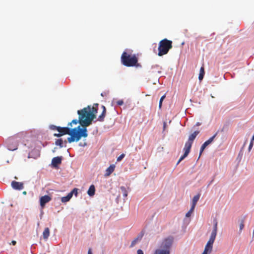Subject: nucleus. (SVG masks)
<instances>
[{
  "label": "nucleus",
  "instance_id": "8",
  "mask_svg": "<svg viewBox=\"0 0 254 254\" xmlns=\"http://www.w3.org/2000/svg\"><path fill=\"white\" fill-rule=\"evenodd\" d=\"M26 133L24 131L20 132L13 136L9 137L6 141V145L8 150L14 151L17 149L18 143L14 141V138H17L22 135H25Z\"/></svg>",
  "mask_w": 254,
  "mask_h": 254
},
{
  "label": "nucleus",
  "instance_id": "44",
  "mask_svg": "<svg viewBox=\"0 0 254 254\" xmlns=\"http://www.w3.org/2000/svg\"><path fill=\"white\" fill-rule=\"evenodd\" d=\"M253 235H254V232H253Z\"/></svg>",
  "mask_w": 254,
  "mask_h": 254
},
{
  "label": "nucleus",
  "instance_id": "37",
  "mask_svg": "<svg viewBox=\"0 0 254 254\" xmlns=\"http://www.w3.org/2000/svg\"><path fill=\"white\" fill-rule=\"evenodd\" d=\"M16 242L15 241H12L11 242V244L13 245H15L16 244Z\"/></svg>",
  "mask_w": 254,
  "mask_h": 254
},
{
  "label": "nucleus",
  "instance_id": "30",
  "mask_svg": "<svg viewBox=\"0 0 254 254\" xmlns=\"http://www.w3.org/2000/svg\"><path fill=\"white\" fill-rule=\"evenodd\" d=\"M125 154H122L121 155H120L118 158H117V161L119 162V161H121L125 157Z\"/></svg>",
  "mask_w": 254,
  "mask_h": 254
},
{
  "label": "nucleus",
  "instance_id": "16",
  "mask_svg": "<svg viewBox=\"0 0 254 254\" xmlns=\"http://www.w3.org/2000/svg\"><path fill=\"white\" fill-rule=\"evenodd\" d=\"M67 142L68 141L67 140H64V141L62 138L58 139L56 140L55 141V144L56 145H58L60 147V148H62L63 147V143H64V144H66Z\"/></svg>",
  "mask_w": 254,
  "mask_h": 254
},
{
  "label": "nucleus",
  "instance_id": "19",
  "mask_svg": "<svg viewBox=\"0 0 254 254\" xmlns=\"http://www.w3.org/2000/svg\"><path fill=\"white\" fill-rule=\"evenodd\" d=\"M71 197L72 193H68L66 196L62 197L61 201L62 202L65 203L71 199Z\"/></svg>",
  "mask_w": 254,
  "mask_h": 254
},
{
  "label": "nucleus",
  "instance_id": "18",
  "mask_svg": "<svg viewBox=\"0 0 254 254\" xmlns=\"http://www.w3.org/2000/svg\"><path fill=\"white\" fill-rule=\"evenodd\" d=\"M50 235V229L49 228H46L43 232V237L45 240H47Z\"/></svg>",
  "mask_w": 254,
  "mask_h": 254
},
{
  "label": "nucleus",
  "instance_id": "20",
  "mask_svg": "<svg viewBox=\"0 0 254 254\" xmlns=\"http://www.w3.org/2000/svg\"><path fill=\"white\" fill-rule=\"evenodd\" d=\"M204 73H205L204 68L203 66H202L201 67V68L200 69V72H199V76H198V79L200 80H201L203 79L204 75Z\"/></svg>",
  "mask_w": 254,
  "mask_h": 254
},
{
  "label": "nucleus",
  "instance_id": "7",
  "mask_svg": "<svg viewBox=\"0 0 254 254\" xmlns=\"http://www.w3.org/2000/svg\"><path fill=\"white\" fill-rule=\"evenodd\" d=\"M217 232V222L216 220L215 221L213 229L211 234L209 240L207 242L206 245H205L204 252L210 254L212 251L213 248V244L215 240L216 235Z\"/></svg>",
  "mask_w": 254,
  "mask_h": 254
},
{
  "label": "nucleus",
  "instance_id": "14",
  "mask_svg": "<svg viewBox=\"0 0 254 254\" xmlns=\"http://www.w3.org/2000/svg\"><path fill=\"white\" fill-rule=\"evenodd\" d=\"M101 108H102L103 111H102L101 114L98 117V118L97 120L99 122H103L104 121V119H105V117L106 116V107L104 105H102L101 106Z\"/></svg>",
  "mask_w": 254,
  "mask_h": 254
},
{
  "label": "nucleus",
  "instance_id": "38",
  "mask_svg": "<svg viewBox=\"0 0 254 254\" xmlns=\"http://www.w3.org/2000/svg\"><path fill=\"white\" fill-rule=\"evenodd\" d=\"M93 106H95L96 108L98 109V104H94Z\"/></svg>",
  "mask_w": 254,
  "mask_h": 254
},
{
  "label": "nucleus",
  "instance_id": "35",
  "mask_svg": "<svg viewBox=\"0 0 254 254\" xmlns=\"http://www.w3.org/2000/svg\"><path fill=\"white\" fill-rule=\"evenodd\" d=\"M137 254H143V252L141 250H138L137 251Z\"/></svg>",
  "mask_w": 254,
  "mask_h": 254
},
{
  "label": "nucleus",
  "instance_id": "5",
  "mask_svg": "<svg viewBox=\"0 0 254 254\" xmlns=\"http://www.w3.org/2000/svg\"><path fill=\"white\" fill-rule=\"evenodd\" d=\"M173 242V237H169L162 242L160 248L156 250L154 254H170V249Z\"/></svg>",
  "mask_w": 254,
  "mask_h": 254
},
{
  "label": "nucleus",
  "instance_id": "22",
  "mask_svg": "<svg viewBox=\"0 0 254 254\" xmlns=\"http://www.w3.org/2000/svg\"><path fill=\"white\" fill-rule=\"evenodd\" d=\"M121 190L122 191V193H123V194L124 195V197H127V190H126V189L125 187H121Z\"/></svg>",
  "mask_w": 254,
  "mask_h": 254
},
{
  "label": "nucleus",
  "instance_id": "42",
  "mask_svg": "<svg viewBox=\"0 0 254 254\" xmlns=\"http://www.w3.org/2000/svg\"><path fill=\"white\" fill-rule=\"evenodd\" d=\"M202 254H209L203 252Z\"/></svg>",
  "mask_w": 254,
  "mask_h": 254
},
{
  "label": "nucleus",
  "instance_id": "2",
  "mask_svg": "<svg viewBox=\"0 0 254 254\" xmlns=\"http://www.w3.org/2000/svg\"><path fill=\"white\" fill-rule=\"evenodd\" d=\"M77 114L80 115V124L82 126L81 128H87V127L92 124V122L96 117V114L91 113L90 106L78 110Z\"/></svg>",
  "mask_w": 254,
  "mask_h": 254
},
{
  "label": "nucleus",
  "instance_id": "40",
  "mask_svg": "<svg viewBox=\"0 0 254 254\" xmlns=\"http://www.w3.org/2000/svg\"><path fill=\"white\" fill-rule=\"evenodd\" d=\"M166 123L165 122L164 123V129H165V128L166 127Z\"/></svg>",
  "mask_w": 254,
  "mask_h": 254
},
{
  "label": "nucleus",
  "instance_id": "32",
  "mask_svg": "<svg viewBox=\"0 0 254 254\" xmlns=\"http://www.w3.org/2000/svg\"><path fill=\"white\" fill-rule=\"evenodd\" d=\"M117 104L118 105L121 106V105H123L124 101L122 100H119L117 102Z\"/></svg>",
  "mask_w": 254,
  "mask_h": 254
},
{
  "label": "nucleus",
  "instance_id": "9",
  "mask_svg": "<svg viewBox=\"0 0 254 254\" xmlns=\"http://www.w3.org/2000/svg\"><path fill=\"white\" fill-rule=\"evenodd\" d=\"M217 133H216L213 136L211 137L208 140L204 142V143L201 145L200 150V153H199V156L201 155V153L203 152L204 149L206 147L207 145H208L209 144H210L214 140L216 136L217 135Z\"/></svg>",
  "mask_w": 254,
  "mask_h": 254
},
{
  "label": "nucleus",
  "instance_id": "15",
  "mask_svg": "<svg viewBox=\"0 0 254 254\" xmlns=\"http://www.w3.org/2000/svg\"><path fill=\"white\" fill-rule=\"evenodd\" d=\"M200 194L199 193H198L197 195H195L193 197L192 201L191 207L195 208V205L197 203V202L198 201V200L200 198Z\"/></svg>",
  "mask_w": 254,
  "mask_h": 254
},
{
  "label": "nucleus",
  "instance_id": "10",
  "mask_svg": "<svg viewBox=\"0 0 254 254\" xmlns=\"http://www.w3.org/2000/svg\"><path fill=\"white\" fill-rule=\"evenodd\" d=\"M12 188L16 190H21L24 188V184L22 182L13 181L11 182Z\"/></svg>",
  "mask_w": 254,
  "mask_h": 254
},
{
  "label": "nucleus",
  "instance_id": "26",
  "mask_svg": "<svg viewBox=\"0 0 254 254\" xmlns=\"http://www.w3.org/2000/svg\"><path fill=\"white\" fill-rule=\"evenodd\" d=\"M78 189L74 188L73 189L71 192H69V193H72V196L74 194L75 196H77L78 194Z\"/></svg>",
  "mask_w": 254,
  "mask_h": 254
},
{
  "label": "nucleus",
  "instance_id": "33",
  "mask_svg": "<svg viewBox=\"0 0 254 254\" xmlns=\"http://www.w3.org/2000/svg\"><path fill=\"white\" fill-rule=\"evenodd\" d=\"M79 145L80 146H85L87 145V143L84 141L83 143L82 142H80L79 144Z\"/></svg>",
  "mask_w": 254,
  "mask_h": 254
},
{
  "label": "nucleus",
  "instance_id": "4",
  "mask_svg": "<svg viewBox=\"0 0 254 254\" xmlns=\"http://www.w3.org/2000/svg\"><path fill=\"white\" fill-rule=\"evenodd\" d=\"M199 133V131H195L192 133L190 135L188 141L185 143V146L183 149L184 151V153L183 155H182L178 160L177 165H178L183 159H184L188 155L190 151V149L193 143V142Z\"/></svg>",
  "mask_w": 254,
  "mask_h": 254
},
{
  "label": "nucleus",
  "instance_id": "25",
  "mask_svg": "<svg viewBox=\"0 0 254 254\" xmlns=\"http://www.w3.org/2000/svg\"><path fill=\"white\" fill-rule=\"evenodd\" d=\"M141 237H140V238L138 237L135 239L134 240H133L131 242L130 247H133L137 243V242L141 239Z\"/></svg>",
  "mask_w": 254,
  "mask_h": 254
},
{
  "label": "nucleus",
  "instance_id": "31",
  "mask_svg": "<svg viewBox=\"0 0 254 254\" xmlns=\"http://www.w3.org/2000/svg\"><path fill=\"white\" fill-rule=\"evenodd\" d=\"M253 141H252V140L251 141V142L250 143V145H249V148H248L249 152H250L251 151L252 148H253V145H254Z\"/></svg>",
  "mask_w": 254,
  "mask_h": 254
},
{
  "label": "nucleus",
  "instance_id": "43",
  "mask_svg": "<svg viewBox=\"0 0 254 254\" xmlns=\"http://www.w3.org/2000/svg\"><path fill=\"white\" fill-rule=\"evenodd\" d=\"M101 96H103V93H101Z\"/></svg>",
  "mask_w": 254,
  "mask_h": 254
},
{
  "label": "nucleus",
  "instance_id": "1",
  "mask_svg": "<svg viewBox=\"0 0 254 254\" xmlns=\"http://www.w3.org/2000/svg\"><path fill=\"white\" fill-rule=\"evenodd\" d=\"M58 131L62 135L65 134L70 135L67 138L69 143L74 141H78L82 137L86 138L88 136L87 129L85 128H81L79 126L76 127L71 128L70 127H61L58 128Z\"/></svg>",
  "mask_w": 254,
  "mask_h": 254
},
{
  "label": "nucleus",
  "instance_id": "23",
  "mask_svg": "<svg viewBox=\"0 0 254 254\" xmlns=\"http://www.w3.org/2000/svg\"><path fill=\"white\" fill-rule=\"evenodd\" d=\"M194 208L191 206L190 210L186 213V217H190L191 216L193 211H194Z\"/></svg>",
  "mask_w": 254,
  "mask_h": 254
},
{
  "label": "nucleus",
  "instance_id": "24",
  "mask_svg": "<svg viewBox=\"0 0 254 254\" xmlns=\"http://www.w3.org/2000/svg\"><path fill=\"white\" fill-rule=\"evenodd\" d=\"M165 97H166V95L165 94H164L163 96H162L160 99V101H159V108L160 109L162 107V102H163V101L164 100V99L165 98Z\"/></svg>",
  "mask_w": 254,
  "mask_h": 254
},
{
  "label": "nucleus",
  "instance_id": "13",
  "mask_svg": "<svg viewBox=\"0 0 254 254\" xmlns=\"http://www.w3.org/2000/svg\"><path fill=\"white\" fill-rule=\"evenodd\" d=\"M115 166L114 164L111 165L105 171L104 176L105 177H109L115 170Z\"/></svg>",
  "mask_w": 254,
  "mask_h": 254
},
{
  "label": "nucleus",
  "instance_id": "3",
  "mask_svg": "<svg viewBox=\"0 0 254 254\" xmlns=\"http://www.w3.org/2000/svg\"><path fill=\"white\" fill-rule=\"evenodd\" d=\"M122 64L127 67L136 66L140 67V64L138 63V58L135 55H130L126 52H124L122 54Z\"/></svg>",
  "mask_w": 254,
  "mask_h": 254
},
{
  "label": "nucleus",
  "instance_id": "27",
  "mask_svg": "<svg viewBox=\"0 0 254 254\" xmlns=\"http://www.w3.org/2000/svg\"><path fill=\"white\" fill-rule=\"evenodd\" d=\"M91 113H93L95 114H96L97 113L98 109L96 108L95 106H93L92 108H91Z\"/></svg>",
  "mask_w": 254,
  "mask_h": 254
},
{
  "label": "nucleus",
  "instance_id": "41",
  "mask_svg": "<svg viewBox=\"0 0 254 254\" xmlns=\"http://www.w3.org/2000/svg\"><path fill=\"white\" fill-rule=\"evenodd\" d=\"M22 193H23L24 195H26V193H27V192H26V191H24L22 192Z\"/></svg>",
  "mask_w": 254,
  "mask_h": 254
},
{
  "label": "nucleus",
  "instance_id": "17",
  "mask_svg": "<svg viewBox=\"0 0 254 254\" xmlns=\"http://www.w3.org/2000/svg\"><path fill=\"white\" fill-rule=\"evenodd\" d=\"M95 191V187L93 185H92L90 186V187L88 190L87 193L89 196H92L94 195Z\"/></svg>",
  "mask_w": 254,
  "mask_h": 254
},
{
  "label": "nucleus",
  "instance_id": "36",
  "mask_svg": "<svg viewBox=\"0 0 254 254\" xmlns=\"http://www.w3.org/2000/svg\"><path fill=\"white\" fill-rule=\"evenodd\" d=\"M88 254H92L91 249H89L88 251Z\"/></svg>",
  "mask_w": 254,
  "mask_h": 254
},
{
  "label": "nucleus",
  "instance_id": "34",
  "mask_svg": "<svg viewBox=\"0 0 254 254\" xmlns=\"http://www.w3.org/2000/svg\"><path fill=\"white\" fill-rule=\"evenodd\" d=\"M54 136H56V137H61V136H62L63 135L61 134V133L59 132L58 133H54Z\"/></svg>",
  "mask_w": 254,
  "mask_h": 254
},
{
  "label": "nucleus",
  "instance_id": "21",
  "mask_svg": "<svg viewBox=\"0 0 254 254\" xmlns=\"http://www.w3.org/2000/svg\"><path fill=\"white\" fill-rule=\"evenodd\" d=\"M78 120L74 119L70 123L68 124V127H70L71 128L72 124L77 125L78 123L80 124V115H78Z\"/></svg>",
  "mask_w": 254,
  "mask_h": 254
},
{
  "label": "nucleus",
  "instance_id": "11",
  "mask_svg": "<svg viewBox=\"0 0 254 254\" xmlns=\"http://www.w3.org/2000/svg\"><path fill=\"white\" fill-rule=\"evenodd\" d=\"M51 200V197L47 195H45L44 196H43L41 197L40 199V203L41 206L43 208L46 203H48Z\"/></svg>",
  "mask_w": 254,
  "mask_h": 254
},
{
  "label": "nucleus",
  "instance_id": "39",
  "mask_svg": "<svg viewBox=\"0 0 254 254\" xmlns=\"http://www.w3.org/2000/svg\"><path fill=\"white\" fill-rule=\"evenodd\" d=\"M196 126H200V123H199V122H197L196 125H195Z\"/></svg>",
  "mask_w": 254,
  "mask_h": 254
},
{
  "label": "nucleus",
  "instance_id": "12",
  "mask_svg": "<svg viewBox=\"0 0 254 254\" xmlns=\"http://www.w3.org/2000/svg\"><path fill=\"white\" fill-rule=\"evenodd\" d=\"M62 158V156H58L53 158L52 160V165L55 167H57L58 165L61 164Z\"/></svg>",
  "mask_w": 254,
  "mask_h": 254
},
{
  "label": "nucleus",
  "instance_id": "28",
  "mask_svg": "<svg viewBox=\"0 0 254 254\" xmlns=\"http://www.w3.org/2000/svg\"><path fill=\"white\" fill-rule=\"evenodd\" d=\"M59 127H58V126H55V125H50V127H49V128L50 129H51V130H57L58 131V128Z\"/></svg>",
  "mask_w": 254,
  "mask_h": 254
},
{
  "label": "nucleus",
  "instance_id": "6",
  "mask_svg": "<svg viewBox=\"0 0 254 254\" xmlns=\"http://www.w3.org/2000/svg\"><path fill=\"white\" fill-rule=\"evenodd\" d=\"M172 47V41L167 39L161 40L159 43L158 55L161 57L166 55Z\"/></svg>",
  "mask_w": 254,
  "mask_h": 254
},
{
  "label": "nucleus",
  "instance_id": "29",
  "mask_svg": "<svg viewBox=\"0 0 254 254\" xmlns=\"http://www.w3.org/2000/svg\"><path fill=\"white\" fill-rule=\"evenodd\" d=\"M244 227V221L242 220L240 224V231L241 232Z\"/></svg>",
  "mask_w": 254,
  "mask_h": 254
}]
</instances>
